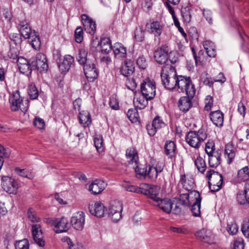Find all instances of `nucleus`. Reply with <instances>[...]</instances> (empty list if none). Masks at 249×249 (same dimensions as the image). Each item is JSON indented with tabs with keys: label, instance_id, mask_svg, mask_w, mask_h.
I'll use <instances>...</instances> for the list:
<instances>
[{
	"label": "nucleus",
	"instance_id": "48",
	"mask_svg": "<svg viewBox=\"0 0 249 249\" xmlns=\"http://www.w3.org/2000/svg\"><path fill=\"white\" fill-rule=\"evenodd\" d=\"M135 38L137 41L142 42L144 38V31L142 27L136 28L135 31Z\"/></svg>",
	"mask_w": 249,
	"mask_h": 249
},
{
	"label": "nucleus",
	"instance_id": "1",
	"mask_svg": "<svg viewBox=\"0 0 249 249\" xmlns=\"http://www.w3.org/2000/svg\"><path fill=\"white\" fill-rule=\"evenodd\" d=\"M162 84L164 87L169 89L173 90L176 88V83L178 76L174 67L167 65L164 66L160 74Z\"/></svg>",
	"mask_w": 249,
	"mask_h": 249
},
{
	"label": "nucleus",
	"instance_id": "16",
	"mask_svg": "<svg viewBox=\"0 0 249 249\" xmlns=\"http://www.w3.org/2000/svg\"><path fill=\"white\" fill-rule=\"evenodd\" d=\"M19 27L21 35L25 39L30 38L31 36H35L36 33L32 30L29 21L26 19L20 21Z\"/></svg>",
	"mask_w": 249,
	"mask_h": 249
},
{
	"label": "nucleus",
	"instance_id": "20",
	"mask_svg": "<svg viewBox=\"0 0 249 249\" xmlns=\"http://www.w3.org/2000/svg\"><path fill=\"white\" fill-rule=\"evenodd\" d=\"M164 125V123L159 117L155 118L151 124H147L146 126L147 130L150 136H154L157 130Z\"/></svg>",
	"mask_w": 249,
	"mask_h": 249
},
{
	"label": "nucleus",
	"instance_id": "34",
	"mask_svg": "<svg viewBox=\"0 0 249 249\" xmlns=\"http://www.w3.org/2000/svg\"><path fill=\"white\" fill-rule=\"evenodd\" d=\"M61 240L67 244L68 249H84L82 243L73 242L69 237H63L61 238Z\"/></svg>",
	"mask_w": 249,
	"mask_h": 249
},
{
	"label": "nucleus",
	"instance_id": "36",
	"mask_svg": "<svg viewBox=\"0 0 249 249\" xmlns=\"http://www.w3.org/2000/svg\"><path fill=\"white\" fill-rule=\"evenodd\" d=\"M165 154L169 158H172L175 154L176 147L175 143L173 141L166 142L165 146Z\"/></svg>",
	"mask_w": 249,
	"mask_h": 249
},
{
	"label": "nucleus",
	"instance_id": "27",
	"mask_svg": "<svg viewBox=\"0 0 249 249\" xmlns=\"http://www.w3.org/2000/svg\"><path fill=\"white\" fill-rule=\"evenodd\" d=\"M190 97L183 96L180 98L178 101V107L182 112H186L192 107L191 99Z\"/></svg>",
	"mask_w": 249,
	"mask_h": 249
},
{
	"label": "nucleus",
	"instance_id": "6",
	"mask_svg": "<svg viewBox=\"0 0 249 249\" xmlns=\"http://www.w3.org/2000/svg\"><path fill=\"white\" fill-rule=\"evenodd\" d=\"M140 193L153 200L155 203L160 198V187L158 186L142 183L140 187Z\"/></svg>",
	"mask_w": 249,
	"mask_h": 249
},
{
	"label": "nucleus",
	"instance_id": "64",
	"mask_svg": "<svg viewBox=\"0 0 249 249\" xmlns=\"http://www.w3.org/2000/svg\"><path fill=\"white\" fill-rule=\"evenodd\" d=\"M158 174L155 169V167L149 166L148 171H147V176L151 179H156L158 177Z\"/></svg>",
	"mask_w": 249,
	"mask_h": 249
},
{
	"label": "nucleus",
	"instance_id": "28",
	"mask_svg": "<svg viewBox=\"0 0 249 249\" xmlns=\"http://www.w3.org/2000/svg\"><path fill=\"white\" fill-rule=\"evenodd\" d=\"M126 158L128 160V165H137L138 157L137 152L134 148L127 149L125 153Z\"/></svg>",
	"mask_w": 249,
	"mask_h": 249
},
{
	"label": "nucleus",
	"instance_id": "18",
	"mask_svg": "<svg viewBox=\"0 0 249 249\" xmlns=\"http://www.w3.org/2000/svg\"><path fill=\"white\" fill-rule=\"evenodd\" d=\"M81 19L85 31L91 34H94L96 31L95 22L86 14L81 16Z\"/></svg>",
	"mask_w": 249,
	"mask_h": 249
},
{
	"label": "nucleus",
	"instance_id": "40",
	"mask_svg": "<svg viewBox=\"0 0 249 249\" xmlns=\"http://www.w3.org/2000/svg\"><path fill=\"white\" fill-rule=\"evenodd\" d=\"M238 178L242 181H246L249 179V168L248 166H245L238 171Z\"/></svg>",
	"mask_w": 249,
	"mask_h": 249
},
{
	"label": "nucleus",
	"instance_id": "49",
	"mask_svg": "<svg viewBox=\"0 0 249 249\" xmlns=\"http://www.w3.org/2000/svg\"><path fill=\"white\" fill-rule=\"evenodd\" d=\"M29 245L27 239L17 241L15 243L16 249H29Z\"/></svg>",
	"mask_w": 249,
	"mask_h": 249
},
{
	"label": "nucleus",
	"instance_id": "53",
	"mask_svg": "<svg viewBox=\"0 0 249 249\" xmlns=\"http://www.w3.org/2000/svg\"><path fill=\"white\" fill-rule=\"evenodd\" d=\"M166 7L168 8L169 12L171 14L172 18L174 20V24L176 25V27H178V28L180 27V23L179 22L178 19V18L175 16V11L172 8V7L169 5L168 3H166ZM179 30L180 31V29H179Z\"/></svg>",
	"mask_w": 249,
	"mask_h": 249
},
{
	"label": "nucleus",
	"instance_id": "60",
	"mask_svg": "<svg viewBox=\"0 0 249 249\" xmlns=\"http://www.w3.org/2000/svg\"><path fill=\"white\" fill-rule=\"evenodd\" d=\"M180 181L183 185V187L186 190L189 191L192 189V187L194 184L192 180L189 181L188 185H187L186 181L185 180V175L181 176Z\"/></svg>",
	"mask_w": 249,
	"mask_h": 249
},
{
	"label": "nucleus",
	"instance_id": "39",
	"mask_svg": "<svg viewBox=\"0 0 249 249\" xmlns=\"http://www.w3.org/2000/svg\"><path fill=\"white\" fill-rule=\"evenodd\" d=\"M88 53L84 49H80L77 57V60L81 65H86L90 62L87 58Z\"/></svg>",
	"mask_w": 249,
	"mask_h": 249
},
{
	"label": "nucleus",
	"instance_id": "55",
	"mask_svg": "<svg viewBox=\"0 0 249 249\" xmlns=\"http://www.w3.org/2000/svg\"><path fill=\"white\" fill-rule=\"evenodd\" d=\"M83 31L81 27H77L75 31V39L76 42L81 43L83 39Z\"/></svg>",
	"mask_w": 249,
	"mask_h": 249
},
{
	"label": "nucleus",
	"instance_id": "10",
	"mask_svg": "<svg viewBox=\"0 0 249 249\" xmlns=\"http://www.w3.org/2000/svg\"><path fill=\"white\" fill-rule=\"evenodd\" d=\"M1 186L5 191L13 194L17 193L18 188L15 180L8 176H4L1 178Z\"/></svg>",
	"mask_w": 249,
	"mask_h": 249
},
{
	"label": "nucleus",
	"instance_id": "45",
	"mask_svg": "<svg viewBox=\"0 0 249 249\" xmlns=\"http://www.w3.org/2000/svg\"><path fill=\"white\" fill-rule=\"evenodd\" d=\"M29 39H30L31 44L33 48L36 50L40 49L41 42L39 36L36 33H35V36H31V38Z\"/></svg>",
	"mask_w": 249,
	"mask_h": 249
},
{
	"label": "nucleus",
	"instance_id": "58",
	"mask_svg": "<svg viewBox=\"0 0 249 249\" xmlns=\"http://www.w3.org/2000/svg\"><path fill=\"white\" fill-rule=\"evenodd\" d=\"M241 230L244 236L249 239V220L243 222Z\"/></svg>",
	"mask_w": 249,
	"mask_h": 249
},
{
	"label": "nucleus",
	"instance_id": "38",
	"mask_svg": "<svg viewBox=\"0 0 249 249\" xmlns=\"http://www.w3.org/2000/svg\"><path fill=\"white\" fill-rule=\"evenodd\" d=\"M94 143L97 151L101 153L104 151L103 138L101 135L96 134L94 138Z\"/></svg>",
	"mask_w": 249,
	"mask_h": 249
},
{
	"label": "nucleus",
	"instance_id": "14",
	"mask_svg": "<svg viewBox=\"0 0 249 249\" xmlns=\"http://www.w3.org/2000/svg\"><path fill=\"white\" fill-rule=\"evenodd\" d=\"M168 47L166 45L162 46L155 51L154 58L157 62L160 64L165 63L168 59Z\"/></svg>",
	"mask_w": 249,
	"mask_h": 249
},
{
	"label": "nucleus",
	"instance_id": "2",
	"mask_svg": "<svg viewBox=\"0 0 249 249\" xmlns=\"http://www.w3.org/2000/svg\"><path fill=\"white\" fill-rule=\"evenodd\" d=\"M206 133L203 130H199L197 132L190 131L186 135V142L192 147L198 148L201 143L206 138Z\"/></svg>",
	"mask_w": 249,
	"mask_h": 249
},
{
	"label": "nucleus",
	"instance_id": "61",
	"mask_svg": "<svg viewBox=\"0 0 249 249\" xmlns=\"http://www.w3.org/2000/svg\"><path fill=\"white\" fill-rule=\"evenodd\" d=\"M179 203L184 206H189L188 193H183L180 195Z\"/></svg>",
	"mask_w": 249,
	"mask_h": 249
},
{
	"label": "nucleus",
	"instance_id": "11",
	"mask_svg": "<svg viewBox=\"0 0 249 249\" xmlns=\"http://www.w3.org/2000/svg\"><path fill=\"white\" fill-rule=\"evenodd\" d=\"M49 223L54 227L56 233H61L67 231L70 228L68 220L65 217L56 218L50 220Z\"/></svg>",
	"mask_w": 249,
	"mask_h": 249
},
{
	"label": "nucleus",
	"instance_id": "22",
	"mask_svg": "<svg viewBox=\"0 0 249 249\" xmlns=\"http://www.w3.org/2000/svg\"><path fill=\"white\" fill-rule=\"evenodd\" d=\"M106 183L101 180H95L89 186V190L94 195L100 194L106 186Z\"/></svg>",
	"mask_w": 249,
	"mask_h": 249
},
{
	"label": "nucleus",
	"instance_id": "52",
	"mask_svg": "<svg viewBox=\"0 0 249 249\" xmlns=\"http://www.w3.org/2000/svg\"><path fill=\"white\" fill-rule=\"evenodd\" d=\"M28 216L29 220L32 222L35 223L40 221V218L37 216L35 212L32 208H30L28 210Z\"/></svg>",
	"mask_w": 249,
	"mask_h": 249
},
{
	"label": "nucleus",
	"instance_id": "8",
	"mask_svg": "<svg viewBox=\"0 0 249 249\" xmlns=\"http://www.w3.org/2000/svg\"><path fill=\"white\" fill-rule=\"evenodd\" d=\"M32 67H35L40 72H45L48 69L46 56L42 53L36 54L35 58L30 59Z\"/></svg>",
	"mask_w": 249,
	"mask_h": 249
},
{
	"label": "nucleus",
	"instance_id": "21",
	"mask_svg": "<svg viewBox=\"0 0 249 249\" xmlns=\"http://www.w3.org/2000/svg\"><path fill=\"white\" fill-rule=\"evenodd\" d=\"M154 205L159 207L164 212L169 213L173 208V203L169 199H161L160 198Z\"/></svg>",
	"mask_w": 249,
	"mask_h": 249
},
{
	"label": "nucleus",
	"instance_id": "62",
	"mask_svg": "<svg viewBox=\"0 0 249 249\" xmlns=\"http://www.w3.org/2000/svg\"><path fill=\"white\" fill-rule=\"evenodd\" d=\"M137 64L140 69L144 70L147 67V63L145 58L143 56H142L137 59Z\"/></svg>",
	"mask_w": 249,
	"mask_h": 249
},
{
	"label": "nucleus",
	"instance_id": "57",
	"mask_svg": "<svg viewBox=\"0 0 249 249\" xmlns=\"http://www.w3.org/2000/svg\"><path fill=\"white\" fill-rule=\"evenodd\" d=\"M19 55L18 51L17 48H11L9 51L8 53V56L13 60H16L18 59Z\"/></svg>",
	"mask_w": 249,
	"mask_h": 249
},
{
	"label": "nucleus",
	"instance_id": "56",
	"mask_svg": "<svg viewBox=\"0 0 249 249\" xmlns=\"http://www.w3.org/2000/svg\"><path fill=\"white\" fill-rule=\"evenodd\" d=\"M32 67L31 64H30L29 62H28L18 68L21 73L28 74V73H30L31 72Z\"/></svg>",
	"mask_w": 249,
	"mask_h": 249
},
{
	"label": "nucleus",
	"instance_id": "25",
	"mask_svg": "<svg viewBox=\"0 0 249 249\" xmlns=\"http://www.w3.org/2000/svg\"><path fill=\"white\" fill-rule=\"evenodd\" d=\"M74 61V58L70 55H66L64 57L63 61L58 65L59 69L61 73L67 72Z\"/></svg>",
	"mask_w": 249,
	"mask_h": 249
},
{
	"label": "nucleus",
	"instance_id": "51",
	"mask_svg": "<svg viewBox=\"0 0 249 249\" xmlns=\"http://www.w3.org/2000/svg\"><path fill=\"white\" fill-rule=\"evenodd\" d=\"M207 73H202L200 76V80L204 85L211 87L213 85V81L211 77H207Z\"/></svg>",
	"mask_w": 249,
	"mask_h": 249
},
{
	"label": "nucleus",
	"instance_id": "63",
	"mask_svg": "<svg viewBox=\"0 0 249 249\" xmlns=\"http://www.w3.org/2000/svg\"><path fill=\"white\" fill-rule=\"evenodd\" d=\"M227 231L231 235L235 234L238 231L237 225L235 223L228 224L227 226Z\"/></svg>",
	"mask_w": 249,
	"mask_h": 249
},
{
	"label": "nucleus",
	"instance_id": "33",
	"mask_svg": "<svg viewBox=\"0 0 249 249\" xmlns=\"http://www.w3.org/2000/svg\"><path fill=\"white\" fill-rule=\"evenodd\" d=\"M203 45L209 56L210 57H214L216 56V52L215 49L214 44L213 42L209 40H207L204 42Z\"/></svg>",
	"mask_w": 249,
	"mask_h": 249
},
{
	"label": "nucleus",
	"instance_id": "4",
	"mask_svg": "<svg viewBox=\"0 0 249 249\" xmlns=\"http://www.w3.org/2000/svg\"><path fill=\"white\" fill-rule=\"evenodd\" d=\"M178 87L180 91L185 92L189 97L193 98L196 93L194 86L192 84L189 77L186 78L181 75L178 76L176 83V88Z\"/></svg>",
	"mask_w": 249,
	"mask_h": 249
},
{
	"label": "nucleus",
	"instance_id": "43",
	"mask_svg": "<svg viewBox=\"0 0 249 249\" xmlns=\"http://www.w3.org/2000/svg\"><path fill=\"white\" fill-rule=\"evenodd\" d=\"M195 164L198 171L203 173L206 169V165L204 160L198 156L195 161Z\"/></svg>",
	"mask_w": 249,
	"mask_h": 249
},
{
	"label": "nucleus",
	"instance_id": "31",
	"mask_svg": "<svg viewBox=\"0 0 249 249\" xmlns=\"http://www.w3.org/2000/svg\"><path fill=\"white\" fill-rule=\"evenodd\" d=\"M113 52L115 56L118 59L124 58L125 57L126 55L125 48L120 43L115 44L113 48Z\"/></svg>",
	"mask_w": 249,
	"mask_h": 249
},
{
	"label": "nucleus",
	"instance_id": "24",
	"mask_svg": "<svg viewBox=\"0 0 249 249\" xmlns=\"http://www.w3.org/2000/svg\"><path fill=\"white\" fill-rule=\"evenodd\" d=\"M211 120L217 127L223 126L224 114L219 110L213 111L210 114Z\"/></svg>",
	"mask_w": 249,
	"mask_h": 249
},
{
	"label": "nucleus",
	"instance_id": "15",
	"mask_svg": "<svg viewBox=\"0 0 249 249\" xmlns=\"http://www.w3.org/2000/svg\"><path fill=\"white\" fill-rule=\"evenodd\" d=\"M89 209L90 213L96 217H102L104 216L105 207L100 201L90 203Z\"/></svg>",
	"mask_w": 249,
	"mask_h": 249
},
{
	"label": "nucleus",
	"instance_id": "30",
	"mask_svg": "<svg viewBox=\"0 0 249 249\" xmlns=\"http://www.w3.org/2000/svg\"><path fill=\"white\" fill-rule=\"evenodd\" d=\"M148 100L143 95L141 96L140 94H135L133 102L135 107L141 109L144 108L147 105Z\"/></svg>",
	"mask_w": 249,
	"mask_h": 249
},
{
	"label": "nucleus",
	"instance_id": "35",
	"mask_svg": "<svg viewBox=\"0 0 249 249\" xmlns=\"http://www.w3.org/2000/svg\"><path fill=\"white\" fill-rule=\"evenodd\" d=\"M100 45L102 52L105 53H108L112 50L110 40L108 37L101 38Z\"/></svg>",
	"mask_w": 249,
	"mask_h": 249
},
{
	"label": "nucleus",
	"instance_id": "41",
	"mask_svg": "<svg viewBox=\"0 0 249 249\" xmlns=\"http://www.w3.org/2000/svg\"><path fill=\"white\" fill-rule=\"evenodd\" d=\"M127 116L132 123L139 122V115L136 108L129 109L127 112Z\"/></svg>",
	"mask_w": 249,
	"mask_h": 249
},
{
	"label": "nucleus",
	"instance_id": "59",
	"mask_svg": "<svg viewBox=\"0 0 249 249\" xmlns=\"http://www.w3.org/2000/svg\"><path fill=\"white\" fill-rule=\"evenodd\" d=\"M10 151L5 148L0 144V159L3 160L4 158H8L10 156Z\"/></svg>",
	"mask_w": 249,
	"mask_h": 249
},
{
	"label": "nucleus",
	"instance_id": "32",
	"mask_svg": "<svg viewBox=\"0 0 249 249\" xmlns=\"http://www.w3.org/2000/svg\"><path fill=\"white\" fill-rule=\"evenodd\" d=\"M78 118L80 124L84 127L89 126L91 122L90 114L87 111L80 112Z\"/></svg>",
	"mask_w": 249,
	"mask_h": 249
},
{
	"label": "nucleus",
	"instance_id": "50",
	"mask_svg": "<svg viewBox=\"0 0 249 249\" xmlns=\"http://www.w3.org/2000/svg\"><path fill=\"white\" fill-rule=\"evenodd\" d=\"M28 94L32 99H35L38 96V92L35 85H31L28 88Z\"/></svg>",
	"mask_w": 249,
	"mask_h": 249
},
{
	"label": "nucleus",
	"instance_id": "26",
	"mask_svg": "<svg viewBox=\"0 0 249 249\" xmlns=\"http://www.w3.org/2000/svg\"><path fill=\"white\" fill-rule=\"evenodd\" d=\"M135 67L133 62L131 60L126 61L122 65L120 71L125 77L131 75L134 71Z\"/></svg>",
	"mask_w": 249,
	"mask_h": 249
},
{
	"label": "nucleus",
	"instance_id": "5",
	"mask_svg": "<svg viewBox=\"0 0 249 249\" xmlns=\"http://www.w3.org/2000/svg\"><path fill=\"white\" fill-rule=\"evenodd\" d=\"M206 177L209 180L208 183L211 191L215 192L219 190L223 183L222 175L213 170H210L207 172Z\"/></svg>",
	"mask_w": 249,
	"mask_h": 249
},
{
	"label": "nucleus",
	"instance_id": "37",
	"mask_svg": "<svg viewBox=\"0 0 249 249\" xmlns=\"http://www.w3.org/2000/svg\"><path fill=\"white\" fill-rule=\"evenodd\" d=\"M188 197L189 198V206L192 204L201 201L200 195L196 191H191L188 193Z\"/></svg>",
	"mask_w": 249,
	"mask_h": 249
},
{
	"label": "nucleus",
	"instance_id": "19",
	"mask_svg": "<svg viewBox=\"0 0 249 249\" xmlns=\"http://www.w3.org/2000/svg\"><path fill=\"white\" fill-rule=\"evenodd\" d=\"M195 235L196 237L200 241L211 244L213 242V234L212 232L206 229H202L197 231Z\"/></svg>",
	"mask_w": 249,
	"mask_h": 249
},
{
	"label": "nucleus",
	"instance_id": "42",
	"mask_svg": "<svg viewBox=\"0 0 249 249\" xmlns=\"http://www.w3.org/2000/svg\"><path fill=\"white\" fill-rule=\"evenodd\" d=\"M225 154L228 158V162L231 163L235 157V152L233 146L231 144H227L225 146Z\"/></svg>",
	"mask_w": 249,
	"mask_h": 249
},
{
	"label": "nucleus",
	"instance_id": "13",
	"mask_svg": "<svg viewBox=\"0 0 249 249\" xmlns=\"http://www.w3.org/2000/svg\"><path fill=\"white\" fill-rule=\"evenodd\" d=\"M85 218L84 213L79 212L71 218V224L73 228L78 231H81L85 224Z\"/></svg>",
	"mask_w": 249,
	"mask_h": 249
},
{
	"label": "nucleus",
	"instance_id": "44",
	"mask_svg": "<svg viewBox=\"0 0 249 249\" xmlns=\"http://www.w3.org/2000/svg\"><path fill=\"white\" fill-rule=\"evenodd\" d=\"M190 8L186 6L181 9V13L183 19L186 23H189L191 20V14Z\"/></svg>",
	"mask_w": 249,
	"mask_h": 249
},
{
	"label": "nucleus",
	"instance_id": "46",
	"mask_svg": "<svg viewBox=\"0 0 249 249\" xmlns=\"http://www.w3.org/2000/svg\"><path fill=\"white\" fill-rule=\"evenodd\" d=\"M132 167L135 169V171L137 177H145L147 176V169L145 167L142 168L138 165V163L136 165L133 164L132 165Z\"/></svg>",
	"mask_w": 249,
	"mask_h": 249
},
{
	"label": "nucleus",
	"instance_id": "7",
	"mask_svg": "<svg viewBox=\"0 0 249 249\" xmlns=\"http://www.w3.org/2000/svg\"><path fill=\"white\" fill-rule=\"evenodd\" d=\"M141 90L142 94L145 97L147 100H151L156 94V86L154 81L146 79L141 84Z\"/></svg>",
	"mask_w": 249,
	"mask_h": 249
},
{
	"label": "nucleus",
	"instance_id": "54",
	"mask_svg": "<svg viewBox=\"0 0 249 249\" xmlns=\"http://www.w3.org/2000/svg\"><path fill=\"white\" fill-rule=\"evenodd\" d=\"M205 150L208 156L213 154L215 151L214 142L213 141L208 142L206 143Z\"/></svg>",
	"mask_w": 249,
	"mask_h": 249
},
{
	"label": "nucleus",
	"instance_id": "17",
	"mask_svg": "<svg viewBox=\"0 0 249 249\" xmlns=\"http://www.w3.org/2000/svg\"><path fill=\"white\" fill-rule=\"evenodd\" d=\"M32 231L35 242L39 246L43 247L45 245V242L43 240V233L40 225H33L32 228Z\"/></svg>",
	"mask_w": 249,
	"mask_h": 249
},
{
	"label": "nucleus",
	"instance_id": "3",
	"mask_svg": "<svg viewBox=\"0 0 249 249\" xmlns=\"http://www.w3.org/2000/svg\"><path fill=\"white\" fill-rule=\"evenodd\" d=\"M10 107L13 111H17L19 109L24 113L27 111L28 103L27 100L24 102L18 91L14 92L9 97Z\"/></svg>",
	"mask_w": 249,
	"mask_h": 249
},
{
	"label": "nucleus",
	"instance_id": "29",
	"mask_svg": "<svg viewBox=\"0 0 249 249\" xmlns=\"http://www.w3.org/2000/svg\"><path fill=\"white\" fill-rule=\"evenodd\" d=\"M221 155V151L216 150L213 154L208 156L209 164L211 167H216L220 163Z\"/></svg>",
	"mask_w": 249,
	"mask_h": 249
},
{
	"label": "nucleus",
	"instance_id": "9",
	"mask_svg": "<svg viewBox=\"0 0 249 249\" xmlns=\"http://www.w3.org/2000/svg\"><path fill=\"white\" fill-rule=\"evenodd\" d=\"M122 204L118 201H114L110 204L108 209V215L115 222H117L122 218Z\"/></svg>",
	"mask_w": 249,
	"mask_h": 249
},
{
	"label": "nucleus",
	"instance_id": "23",
	"mask_svg": "<svg viewBox=\"0 0 249 249\" xmlns=\"http://www.w3.org/2000/svg\"><path fill=\"white\" fill-rule=\"evenodd\" d=\"M164 25L159 21H153L148 27L149 32L155 36H159L161 34Z\"/></svg>",
	"mask_w": 249,
	"mask_h": 249
},
{
	"label": "nucleus",
	"instance_id": "47",
	"mask_svg": "<svg viewBox=\"0 0 249 249\" xmlns=\"http://www.w3.org/2000/svg\"><path fill=\"white\" fill-rule=\"evenodd\" d=\"M190 206H191V210L193 215L195 217L199 216L200 215L201 202L192 204Z\"/></svg>",
	"mask_w": 249,
	"mask_h": 249
},
{
	"label": "nucleus",
	"instance_id": "12",
	"mask_svg": "<svg viewBox=\"0 0 249 249\" xmlns=\"http://www.w3.org/2000/svg\"><path fill=\"white\" fill-rule=\"evenodd\" d=\"M84 71L86 78L89 82L94 81L98 77V72L93 63L90 62L85 65Z\"/></svg>",
	"mask_w": 249,
	"mask_h": 249
}]
</instances>
